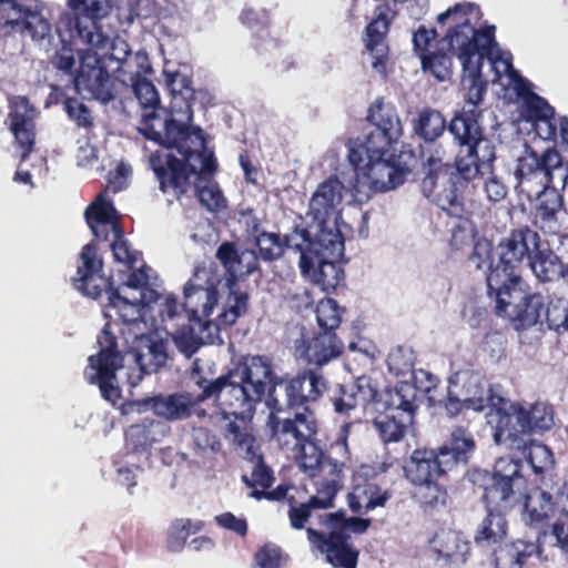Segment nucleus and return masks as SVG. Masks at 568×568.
I'll list each match as a JSON object with an SVG mask.
<instances>
[{
  "mask_svg": "<svg viewBox=\"0 0 568 568\" xmlns=\"http://www.w3.org/2000/svg\"><path fill=\"white\" fill-rule=\"evenodd\" d=\"M480 116V110L464 109L448 122L447 131L457 146L454 165L438 155L420 153L424 173L422 193L452 217L464 216V190L478 176L491 173L497 158L494 141L479 124Z\"/></svg>",
  "mask_w": 568,
  "mask_h": 568,
  "instance_id": "f257e3e1",
  "label": "nucleus"
},
{
  "mask_svg": "<svg viewBox=\"0 0 568 568\" xmlns=\"http://www.w3.org/2000/svg\"><path fill=\"white\" fill-rule=\"evenodd\" d=\"M481 18L480 7L474 2L456 3L437 16L438 23L447 19L454 22L445 38L453 49L458 50L463 68L462 83L467 87V102L476 110H479L478 105L487 91V82L481 73L484 60L490 58L493 47L497 45L495 26L476 28Z\"/></svg>",
  "mask_w": 568,
  "mask_h": 568,
  "instance_id": "f03ea898",
  "label": "nucleus"
},
{
  "mask_svg": "<svg viewBox=\"0 0 568 568\" xmlns=\"http://www.w3.org/2000/svg\"><path fill=\"white\" fill-rule=\"evenodd\" d=\"M475 449L473 434L464 426H456L442 446L417 448L412 453L405 473L419 487L417 495L425 510L447 506V474L459 465H467Z\"/></svg>",
  "mask_w": 568,
  "mask_h": 568,
  "instance_id": "7ed1b4c3",
  "label": "nucleus"
},
{
  "mask_svg": "<svg viewBox=\"0 0 568 568\" xmlns=\"http://www.w3.org/2000/svg\"><path fill=\"white\" fill-rule=\"evenodd\" d=\"M523 468L520 458L501 456L491 471L474 469L470 473L473 485L483 490L480 500L487 511L474 536L477 545L497 544L506 537V514L517 506L516 491L525 485Z\"/></svg>",
  "mask_w": 568,
  "mask_h": 568,
  "instance_id": "20e7f679",
  "label": "nucleus"
},
{
  "mask_svg": "<svg viewBox=\"0 0 568 568\" xmlns=\"http://www.w3.org/2000/svg\"><path fill=\"white\" fill-rule=\"evenodd\" d=\"M184 151H178L183 159L171 152L154 151L149 156V165L159 184V190L173 200L181 201L190 191L191 178L203 181L205 175L213 176L217 171V162L213 151L207 149L204 140L202 149L194 144H185Z\"/></svg>",
  "mask_w": 568,
  "mask_h": 568,
  "instance_id": "39448f33",
  "label": "nucleus"
},
{
  "mask_svg": "<svg viewBox=\"0 0 568 568\" xmlns=\"http://www.w3.org/2000/svg\"><path fill=\"white\" fill-rule=\"evenodd\" d=\"M369 146H351L348 161L354 169L352 193L358 203L368 202L377 192H384L404 183L409 169L402 166L395 154Z\"/></svg>",
  "mask_w": 568,
  "mask_h": 568,
  "instance_id": "423d86ee",
  "label": "nucleus"
},
{
  "mask_svg": "<svg viewBox=\"0 0 568 568\" xmlns=\"http://www.w3.org/2000/svg\"><path fill=\"white\" fill-rule=\"evenodd\" d=\"M487 294L495 301V313L507 318L515 331H526L540 322L545 297L534 292L524 277L486 282Z\"/></svg>",
  "mask_w": 568,
  "mask_h": 568,
  "instance_id": "0eeeda50",
  "label": "nucleus"
},
{
  "mask_svg": "<svg viewBox=\"0 0 568 568\" xmlns=\"http://www.w3.org/2000/svg\"><path fill=\"white\" fill-rule=\"evenodd\" d=\"M351 428L352 423H344L341 426L337 437L329 445L327 453L323 452L315 443L316 438L308 440L303 448L295 450L301 468L310 477L318 478L315 481L316 488H325L334 484L337 491L341 489L343 467L351 458L347 444Z\"/></svg>",
  "mask_w": 568,
  "mask_h": 568,
  "instance_id": "6e6552de",
  "label": "nucleus"
},
{
  "mask_svg": "<svg viewBox=\"0 0 568 568\" xmlns=\"http://www.w3.org/2000/svg\"><path fill=\"white\" fill-rule=\"evenodd\" d=\"M328 389V381L322 369L302 368L295 375L278 378L265 404L276 410L314 412L316 404Z\"/></svg>",
  "mask_w": 568,
  "mask_h": 568,
  "instance_id": "1a4fd4ad",
  "label": "nucleus"
},
{
  "mask_svg": "<svg viewBox=\"0 0 568 568\" xmlns=\"http://www.w3.org/2000/svg\"><path fill=\"white\" fill-rule=\"evenodd\" d=\"M142 126L139 132L148 140L168 149L184 151L185 144H194L202 149L205 133L200 126L191 125L183 114L162 105L142 112Z\"/></svg>",
  "mask_w": 568,
  "mask_h": 568,
  "instance_id": "9d476101",
  "label": "nucleus"
},
{
  "mask_svg": "<svg viewBox=\"0 0 568 568\" xmlns=\"http://www.w3.org/2000/svg\"><path fill=\"white\" fill-rule=\"evenodd\" d=\"M554 407L545 402H535L528 407L519 403H508L499 409V418L494 427L496 444H508L513 447L525 436L542 434L554 425Z\"/></svg>",
  "mask_w": 568,
  "mask_h": 568,
  "instance_id": "9b49d317",
  "label": "nucleus"
},
{
  "mask_svg": "<svg viewBox=\"0 0 568 568\" xmlns=\"http://www.w3.org/2000/svg\"><path fill=\"white\" fill-rule=\"evenodd\" d=\"M541 246V236L529 225L521 224L503 236L497 246V262L486 274V282L523 277L521 270Z\"/></svg>",
  "mask_w": 568,
  "mask_h": 568,
  "instance_id": "f8f14e48",
  "label": "nucleus"
},
{
  "mask_svg": "<svg viewBox=\"0 0 568 568\" xmlns=\"http://www.w3.org/2000/svg\"><path fill=\"white\" fill-rule=\"evenodd\" d=\"M41 0H0V33L27 34L34 42L51 39L52 26L43 16Z\"/></svg>",
  "mask_w": 568,
  "mask_h": 568,
  "instance_id": "ddd939ff",
  "label": "nucleus"
},
{
  "mask_svg": "<svg viewBox=\"0 0 568 568\" xmlns=\"http://www.w3.org/2000/svg\"><path fill=\"white\" fill-rule=\"evenodd\" d=\"M239 382L229 377V372L213 381L200 376L196 379V385L201 389L197 402L215 398L226 418L233 416L244 423L246 418L253 415L260 400L255 399L254 394Z\"/></svg>",
  "mask_w": 568,
  "mask_h": 568,
  "instance_id": "4468645a",
  "label": "nucleus"
},
{
  "mask_svg": "<svg viewBox=\"0 0 568 568\" xmlns=\"http://www.w3.org/2000/svg\"><path fill=\"white\" fill-rule=\"evenodd\" d=\"M518 504L523 506V519L532 527L546 525L559 513L568 511L565 491L559 481L542 478L530 488L525 485L516 491Z\"/></svg>",
  "mask_w": 568,
  "mask_h": 568,
  "instance_id": "2eb2a0df",
  "label": "nucleus"
},
{
  "mask_svg": "<svg viewBox=\"0 0 568 568\" xmlns=\"http://www.w3.org/2000/svg\"><path fill=\"white\" fill-rule=\"evenodd\" d=\"M270 415L266 426L270 432L271 439L282 448L295 452L303 448L305 443L315 439L318 433V420L315 412L302 413L294 410V417H282L281 414L290 410H276L267 407Z\"/></svg>",
  "mask_w": 568,
  "mask_h": 568,
  "instance_id": "dca6fc26",
  "label": "nucleus"
},
{
  "mask_svg": "<svg viewBox=\"0 0 568 568\" xmlns=\"http://www.w3.org/2000/svg\"><path fill=\"white\" fill-rule=\"evenodd\" d=\"M366 121L373 126L365 140L353 146H369L375 150L392 149L404 133L402 120L396 106L377 98L368 108Z\"/></svg>",
  "mask_w": 568,
  "mask_h": 568,
  "instance_id": "f3484780",
  "label": "nucleus"
},
{
  "mask_svg": "<svg viewBox=\"0 0 568 568\" xmlns=\"http://www.w3.org/2000/svg\"><path fill=\"white\" fill-rule=\"evenodd\" d=\"M73 84L78 93H85L89 100L102 104H108L118 95V80L110 74L97 53L81 58Z\"/></svg>",
  "mask_w": 568,
  "mask_h": 568,
  "instance_id": "a211bd4d",
  "label": "nucleus"
},
{
  "mask_svg": "<svg viewBox=\"0 0 568 568\" xmlns=\"http://www.w3.org/2000/svg\"><path fill=\"white\" fill-rule=\"evenodd\" d=\"M229 377H233L255 396L260 402L270 397L272 389L278 382L272 361L264 355L242 356L239 362L229 369Z\"/></svg>",
  "mask_w": 568,
  "mask_h": 568,
  "instance_id": "6ab92c4d",
  "label": "nucleus"
},
{
  "mask_svg": "<svg viewBox=\"0 0 568 568\" xmlns=\"http://www.w3.org/2000/svg\"><path fill=\"white\" fill-rule=\"evenodd\" d=\"M68 6L75 13V28L80 38L92 47L103 48L108 34L101 22L112 11L111 0H68Z\"/></svg>",
  "mask_w": 568,
  "mask_h": 568,
  "instance_id": "aec40b11",
  "label": "nucleus"
},
{
  "mask_svg": "<svg viewBox=\"0 0 568 568\" xmlns=\"http://www.w3.org/2000/svg\"><path fill=\"white\" fill-rule=\"evenodd\" d=\"M103 261L98 257L94 244H85L79 256L77 276L72 278L74 288L83 295L97 300L105 292L109 296L111 290H116L110 277L102 274Z\"/></svg>",
  "mask_w": 568,
  "mask_h": 568,
  "instance_id": "412c9836",
  "label": "nucleus"
},
{
  "mask_svg": "<svg viewBox=\"0 0 568 568\" xmlns=\"http://www.w3.org/2000/svg\"><path fill=\"white\" fill-rule=\"evenodd\" d=\"M392 20L389 7L381 4L375 8L372 21L365 28L364 43L371 57L372 69L383 79L387 78V65L389 63L387 33Z\"/></svg>",
  "mask_w": 568,
  "mask_h": 568,
  "instance_id": "4be33fe9",
  "label": "nucleus"
},
{
  "mask_svg": "<svg viewBox=\"0 0 568 568\" xmlns=\"http://www.w3.org/2000/svg\"><path fill=\"white\" fill-rule=\"evenodd\" d=\"M10 131L21 151V161H26L33 152L36 145V118L37 109L23 95H16L9 100Z\"/></svg>",
  "mask_w": 568,
  "mask_h": 568,
  "instance_id": "5701e85b",
  "label": "nucleus"
},
{
  "mask_svg": "<svg viewBox=\"0 0 568 568\" xmlns=\"http://www.w3.org/2000/svg\"><path fill=\"white\" fill-rule=\"evenodd\" d=\"M200 273L194 272L183 288V307L189 313V322H194L199 327L211 326L212 322L206 320L213 313L219 301L216 285L206 281L205 285L199 283Z\"/></svg>",
  "mask_w": 568,
  "mask_h": 568,
  "instance_id": "b1692460",
  "label": "nucleus"
},
{
  "mask_svg": "<svg viewBox=\"0 0 568 568\" xmlns=\"http://www.w3.org/2000/svg\"><path fill=\"white\" fill-rule=\"evenodd\" d=\"M345 185L337 178L331 175L321 182L313 193L307 214L316 224H327L331 221L336 222L342 213V203L344 199Z\"/></svg>",
  "mask_w": 568,
  "mask_h": 568,
  "instance_id": "393cba45",
  "label": "nucleus"
},
{
  "mask_svg": "<svg viewBox=\"0 0 568 568\" xmlns=\"http://www.w3.org/2000/svg\"><path fill=\"white\" fill-rule=\"evenodd\" d=\"M306 532L310 542L325 555L334 568H357L359 551L351 544V539L333 530L323 532L308 527Z\"/></svg>",
  "mask_w": 568,
  "mask_h": 568,
  "instance_id": "a878e982",
  "label": "nucleus"
},
{
  "mask_svg": "<svg viewBox=\"0 0 568 568\" xmlns=\"http://www.w3.org/2000/svg\"><path fill=\"white\" fill-rule=\"evenodd\" d=\"M541 156L531 148L527 146L526 154L517 161L516 190L519 194L525 195L528 200H532L546 189L550 187L547 170L541 163Z\"/></svg>",
  "mask_w": 568,
  "mask_h": 568,
  "instance_id": "bb28decb",
  "label": "nucleus"
},
{
  "mask_svg": "<svg viewBox=\"0 0 568 568\" xmlns=\"http://www.w3.org/2000/svg\"><path fill=\"white\" fill-rule=\"evenodd\" d=\"M57 32L59 34L61 44L58 47L53 54L49 59V63L59 72L73 77L77 74V59H75V48L73 45L72 38L74 37V33L77 37L82 41L83 44L90 47L91 49H98L97 47H92L88 43H85L80 36L78 34L77 28H75V16L70 17L67 16L65 18H61L58 26H57ZM109 43V40L106 41L105 45L103 48H100L101 50L105 49Z\"/></svg>",
  "mask_w": 568,
  "mask_h": 568,
  "instance_id": "cd10ccee",
  "label": "nucleus"
},
{
  "mask_svg": "<svg viewBox=\"0 0 568 568\" xmlns=\"http://www.w3.org/2000/svg\"><path fill=\"white\" fill-rule=\"evenodd\" d=\"M301 349V357L307 364H313L321 369L331 361L339 357L344 351V344L336 335V332L320 331L310 339H302L301 345L296 346Z\"/></svg>",
  "mask_w": 568,
  "mask_h": 568,
  "instance_id": "c85d7f7f",
  "label": "nucleus"
},
{
  "mask_svg": "<svg viewBox=\"0 0 568 568\" xmlns=\"http://www.w3.org/2000/svg\"><path fill=\"white\" fill-rule=\"evenodd\" d=\"M430 545L436 555L435 560L444 566L464 565L470 555V542L462 532L449 528L439 529Z\"/></svg>",
  "mask_w": 568,
  "mask_h": 568,
  "instance_id": "c756f323",
  "label": "nucleus"
},
{
  "mask_svg": "<svg viewBox=\"0 0 568 568\" xmlns=\"http://www.w3.org/2000/svg\"><path fill=\"white\" fill-rule=\"evenodd\" d=\"M131 352L139 366L140 376L156 373L169 359L166 342L152 334H141L133 343Z\"/></svg>",
  "mask_w": 568,
  "mask_h": 568,
  "instance_id": "7c9ffc66",
  "label": "nucleus"
},
{
  "mask_svg": "<svg viewBox=\"0 0 568 568\" xmlns=\"http://www.w3.org/2000/svg\"><path fill=\"white\" fill-rule=\"evenodd\" d=\"M418 389L415 384L406 381L397 382L394 387L386 388L379 396L376 405V412L389 414L408 415L409 419H415L418 409Z\"/></svg>",
  "mask_w": 568,
  "mask_h": 568,
  "instance_id": "2f4dec72",
  "label": "nucleus"
},
{
  "mask_svg": "<svg viewBox=\"0 0 568 568\" xmlns=\"http://www.w3.org/2000/svg\"><path fill=\"white\" fill-rule=\"evenodd\" d=\"M462 394L466 400L467 410L480 413L489 406L495 409L496 419L499 418V409H504L507 406V399L495 393L493 385L476 374H471L466 378Z\"/></svg>",
  "mask_w": 568,
  "mask_h": 568,
  "instance_id": "473e14b6",
  "label": "nucleus"
},
{
  "mask_svg": "<svg viewBox=\"0 0 568 568\" xmlns=\"http://www.w3.org/2000/svg\"><path fill=\"white\" fill-rule=\"evenodd\" d=\"M336 495L337 489L333 484L325 488H316V494L311 496L307 501L304 503H298L294 496L287 498V517L291 527L296 530L306 528V523L311 518L313 511L333 507Z\"/></svg>",
  "mask_w": 568,
  "mask_h": 568,
  "instance_id": "72a5a7b5",
  "label": "nucleus"
},
{
  "mask_svg": "<svg viewBox=\"0 0 568 568\" xmlns=\"http://www.w3.org/2000/svg\"><path fill=\"white\" fill-rule=\"evenodd\" d=\"M165 87L171 94L172 110L183 114L189 122L193 121V102L196 90L192 78L180 71H163Z\"/></svg>",
  "mask_w": 568,
  "mask_h": 568,
  "instance_id": "f704fd0d",
  "label": "nucleus"
},
{
  "mask_svg": "<svg viewBox=\"0 0 568 568\" xmlns=\"http://www.w3.org/2000/svg\"><path fill=\"white\" fill-rule=\"evenodd\" d=\"M392 496L389 489L383 488L374 480H365L353 487L347 495V503L354 514L366 515L376 508H384Z\"/></svg>",
  "mask_w": 568,
  "mask_h": 568,
  "instance_id": "c9c22d12",
  "label": "nucleus"
},
{
  "mask_svg": "<svg viewBox=\"0 0 568 568\" xmlns=\"http://www.w3.org/2000/svg\"><path fill=\"white\" fill-rule=\"evenodd\" d=\"M197 396L194 398L191 394L175 393L166 397L152 398V409L161 417L168 420L185 419L192 415L203 417L206 415L205 410L197 408Z\"/></svg>",
  "mask_w": 568,
  "mask_h": 568,
  "instance_id": "e433bc0d",
  "label": "nucleus"
},
{
  "mask_svg": "<svg viewBox=\"0 0 568 568\" xmlns=\"http://www.w3.org/2000/svg\"><path fill=\"white\" fill-rule=\"evenodd\" d=\"M84 217L93 235L103 241L109 240L113 223H119L113 202L102 193L98 194L93 202L88 205Z\"/></svg>",
  "mask_w": 568,
  "mask_h": 568,
  "instance_id": "4c0bfd02",
  "label": "nucleus"
},
{
  "mask_svg": "<svg viewBox=\"0 0 568 568\" xmlns=\"http://www.w3.org/2000/svg\"><path fill=\"white\" fill-rule=\"evenodd\" d=\"M240 21L248 29H258L261 31V33H254L252 39V47L257 54L263 55L280 48L278 40L271 37L268 32L270 14L267 10L244 8L240 14Z\"/></svg>",
  "mask_w": 568,
  "mask_h": 568,
  "instance_id": "58836bf2",
  "label": "nucleus"
},
{
  "mask_svg": "<svg viewBox=\"0 0 568 568\" xmlns=\"http://www.w3.org/2000/svg\"><path fill=\"white\" fill-rule=\"evenodd\" d=\"M412 130L425 143H434L448 130V123L439 110L424 106L412 120Z\"/></svg>",
  "mask_w": 568,
  "mask_h": 568,
  "instance_id": "ea45409f",
  "label": "nucleus"
},
{
  "mask_svg": "<svg viewBox=\"0 0 568 568\" xmlns=\"http://www.w3.org/2000/svg\"><path fill=\"white\" fill-rule=\"evenodd\" d=\"M536 548L534 542L521 539L500 545L493 552V565L495 568H523Z\"/></svg>",
  "mask_w": 568,
  "mask_h": 568,
  "instance_id": "a19ab883",
  "label": "nucleus"
},
{
  "mask_svg": "<svg viewBox=\"0 0 568 568\" xmlns=\"http://www.w3.org/2000/svg\"><path fill=\"white\" fill-rule=\"evenodd\" d=\"M284 250H293L300 254L298 266L302 274H310L313 268V252L315 251L313 236L310 231L295 225L293 230L283 236Z\"/></svg>",
  "mask_w": 568,
  "mask_h": 568,
  "instance_id": "79ce46f5",
  "label": "nucleus"
},
{
  "mask_svg": "<svg viewBox=\"0 0 568 568\" xmlns=\"http://www.w3.org/2000/svg\"><path fill=\"white\" fill-rule=\"evenodd\" d=\"M337 261L338 258L315 257L311 273L305 275L310 276L324 292H334L344 280V270Z\"/></svg>",
  "mask_w": 568,
  "mask_h": 568,
  "instance_id": "37998d69",
  "label": "nucleus"
},
{
  "mask_svg": "<svg viewBox=\"0 0 568 568\" xmlns=\"http://www.w3.org/2000/svg\"><path fill=\"white\" fill-rule=\"evenodd\" d=\"M377 413L373 425L384 444L400 442L405 437L408 427L414 424V419H409L407 414L399 417V415L385 412Z\"/></svg>",
  "mask_w": 568,
  "mask_h": 568,
  "instance_id": "c03bdc74",
  "label": "nucleus"
},
{
  "mask_svg": "<svg viewBox=\"0 0 568 568\" xmlns=\"http://www.w3.org/2000/svg\"><path fill=\"white\" fill-rule=\"evenodd\" d=\"M143 305L142 300L130 301L120 294L119 288L111 290L104 306V315L122 324L135 323L141 317Z\"/></svg>",
  "mask_w": 568,
  "mask_h": 568,
  "instance_id": "a18cd8bd",
  "label": "nucleus"
},
{
  "mask_svg": "<svg viewBox=\"0 0 568 568\" xmlns=\"http://www.w3.org/2000/svg\"><path fill=\"white\" fill-rule=\"evenodd\" d=\"M527 265L541 283L561 278L564 264L560 257L549 248L539 246Z\"/></svg>",
  "mask_w": 568,
  "mask_h": 568,
  "instance_id": "49530a36",
  "label": "nucleus"
},
{
  "mask_svg": "<svg viewBox=\"0 0 568 568\" xmlns=\"http://www.w3.org/2000/svg\"><path fill=\"white\" fill-rule=\"evenodd\" d=\"M122 367L118 365L88 366L92 373L85 372L88 383L98 385L102 398L113 405L121 398V388L116 385V372Z\"/></svg>",
  "mask_w": 568,
  "mask_h": 568,
  "instance_id": "de8ad7c7",
  "label": "nucleus"
},
{
  "mask_svg": "<svg viewBox=\"0 0 568 568\" xmlns=\"http://www.w3.org/2000/svg\"><path fill=\"white\" fill-rule=\"evenodd\" d=\"M520 444H523L526 460L537 476L536 481H540L542 478L549 479L547 473L555 465L554 454L550 448L541 443H536L535 440L526 442L525 439L518 440L513 447L520 448Z\"/></svg>",
  "mask_w": 568,
  "mask_h": 568,
  "instance_id": "09e8293b",
  "label": "nucleus"
},
{
  "mask_svg": "<svg viewBox=\"0 0 568 568\" xmlns=\"http://www.w3.org/2000/svg\"><path fill=\"white\" fill-rule=\"evenodd\" d=\"M318 232L313 237L315 257L341 258L344 255L345 244L341 231L337 227L328 229L327 224H317Z\"/></svg>",
  "mask_w": 568,
  "mask_h": 568,
  "instance_id": "8fccbe9b",
  "label": "nucleus"
},
{
  "mask_svg": "<svg viewBox=\"0 0 568 568\" xmlns=\"http://www.w3.org/2000/svg\"><path fill=\"white\" fill-rule=\"evenodd\" d=\"M536 197L538 199L536 211L537 217L541 222L540 229H548L555 233L558 227L557 214L564 206L562 195L556 186H550Z\"/></svg>",
  "mask_w": 568,
  "mask_h": 568,
  "instance_id": "3c124183",
  "label": "nucleus"
},
{
  "mask_svg": "<svg viewBox=\"0 0 568 568\" xmlns=\"http://www.w3.org/2000/svg\"><path fill=\"white\" fill-rule=\"evenodd\" d=\"M327 530L337 531L338 535L351 539V534L362 535L367 531L372 520L362 517H346L343 510L325 514L320 517Z\"/></svg>",
  "mask_w": 568,
  "mask_h": 568,
  "instance_id": "603ef678",
  "label": "nucleus"
},
{
  "mask_svg": "<svg viewBox=\"0 0 568 568\" xmlns=\"http://www.w3.org/2000/svg\"><path fill=\"white\" fill-rule=\"evenodd\" d=\"M100 352L89 357L88 366H123V356L118 349L116 336L111 332L110 323H106L98 336Z\"/></svg>",
  "mask_w": 568,
  "mask_h": 568,
  "instance_id": "864d4df0",
  "label": "nucleus"
},
{
  "mask_svg": "<svg viewBox=\"0 0 568 568\" xmlns=\"http://www.w3.org/2000/svg\"><path fill=\"white\" fill-rule=\"evenodd\" d=\"M524 113L528 121L542 122L547 125L545 139L551 140L556 138L555 109L545 98L537 93H531L524 104Z\"/></svg>",
  "mask_w": 568,
  "mask_h": 568,
  "instance_id": "5fc2aeb1",
  "label": "nucleus"
},
{
  "mask_svg": "<svg viewBox=\"0 0 568 568\" xmlns=\"http://www.w3.org/2000/svg\"><path fill=\"white\" fill-rule=\"evenodd\" d=\"M448 45H450L448 43ZM458 57V50L449 47V51L442 50L424 53L420 57L422 69L426 73H430L437 81L444 82L450 80L453 75V57Z\"/></svg>",
  "mask_w": 568,
  "mask_h": 568,
  "instance_id": "6e6d98bb",
  "label": "nucleus"
},
{
  "mask_svg": "<svg viewBox=\"0 0 568 568\" xmlns=\"http://www.w3.org/2000/svg\"><path fill=\"white\" fill-rule=\"evenodd\" d=\"M204 527L202 520H191L189 518L174 519L166 531V548L171 552L181 551L191 534L201 531Z\"/></svg>",
  "mask_w": 568,
  "mask_h": 568,
  "instance_id": "4d7b16f0",
  "label": "nucleus"
},
{
  "mask_svg": "<svg viewBox=\"0 0 568 568\" xmlns=\"http://www.w3.org/2000/svg\"><path fill=\"white\" fill-rule=\"evenodd\" d=\"M244 458L253 464L251 476H242V481L246 487L253 488V490L257 489V487H261L260 490L270 489L275 483V476L272 468L266 465L263 455L257 453L256 449H253L252 453L246 454Z\"/></svg>",
  "mask_w": 568,
  "mask_h": 568,
  "instance_id": "13d9d810",
  "label": "nucleus"
},
{
  "mask_svg": "<svg viewBox=\"0 0 568 568\" xmlns=\"http://www.w3.org/2000/svg\"><path fill=\"white\" fill-rule=\"evenodd\" d=\"M344 311L334 298H322L315 310L320 331L336 332L342 323Z\"/></svg>",
  "mask_w": 568,
  "mask_h": 568,
  "instance_id": "bf43d9fd",
  "label": "nucleus"
},
{
  "mask_svg": "<svg viewBox=\"0 0 568 568\" xmlns=\"http://www.w3.org/2000/svg\"><path fill=\"white\" fill-rule=\"evenodd\" d=\"M209 327L210 326L199 327L194 322H190L189 325H183L173 336L175 346L185 357L191 358L204 344L197 329Z\"/></svg>",
  "mask_w": 568,
  "mask_h": 568,
  "instance_id": "052dcab7",
  "label": "nucleus"
},
{
  "mask_svg": "<svg viewBox=\"0 0 568 568\" xmlns=\"http://www.w3.org/2000/svg\"><path fill=\"white\" fill-rule=\"evenodd\" d=\"M154 422L145 418L140 424H133L125 430L126 444L133 452H142L150 448L154 442L152 427Z\"/></svg>",
  "mask_w": 568,
  "mask_h": 568,
  "instance_id": "680f3d73",
  "label": "nucleus"
},
{
  "mask_svg": "<svg viewBox=\"0 0 568 568\" xmlns=\"http://www.w3.org/2000/svg\"><path fill=\"white\" fill-rule=\"evenodd\" d=\"M283 237L274 232H260L256 235L258 257L265 262H273L281 258L284 253Z\"/></svg>",
  "mask_w": 568,
  "mask_h": 568,
  "instance_id": "e2e57ef3",
  "label": "nucleus"
},
{
  "mask_svg": "<svg viewBox=\"0 0 568 568\" xmlns=\"http://www.w3.org/2000/svg\"><path fill=\"white\" fill-rule=\"evenodd\" d=\"M540 156L545 170L550 173L547 176L549 185L556 186L555 181L558 179L561 187H565L568 180V168L564 165L561 154L555 148H548Z\"/></svg>",
  "mask_w": 568,
  "mask_h": 568,
  "instance_id": "0e129e2a",
  "label": "nucleus"
},
{
  "mask_svg": "<svg viewBox=\"0 0 568 568\" xmlns=\"http://www.w3.org/2000/svg\"><path fill=\"white\" fill-rule=\"evenodd\" d=\"M248 310V294L246 292L231 291L229 307L217 317L219 325L231 326Z\"/></svg>",
  "mask_w": 568,
  "mask_h": 568,
  "instance_id": "69168bd1",
  "label": "nucleus"
},
{
  "mask_svg": "<svg viewBox=\"0 0 568 568\" xmlns=\"http://www.w3.org/2000/svg\"><path fill=\"white\" fill-rule=\"evenodd\" d=\"M63 110L68 118L81 129H92L94 125V119L92 111L78 98L67 97L63 102Z\"/></svg>",
  "mask_w": 568,
  "mask_h": 568,
  "instance_id": "338daca9",
  "label": "nucleus"
},
{
  "mask_svg": "<svg viewBox=\"0 0 568 568\" xmlns=\"http://www.w3.org/2000/svg\"><path fill=\"white\" fill-rule=\"evenodd\" d=\"M352 385L354 386L358 405L364 408L373 405L376 410V405L382 394L378 390L377 383L371 376L362 375L352 382Z\"/></svg>",
  "mask_w": 568,
  "mask_h": 568,
  "instance_id": "774afa93",
  "label": "nucleus"
}]
</instances>
